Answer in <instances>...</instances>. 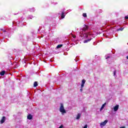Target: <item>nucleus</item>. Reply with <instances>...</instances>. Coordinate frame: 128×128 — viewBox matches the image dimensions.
I'll return each mask as SVG.
<instances>
[{
	"instance_id": "nucleus-1",
	"label": "nucleus",
	"mask_w": 128,
	"mask_h": 128,
	"mask_svg": "<svg viewBox=\"0 0 128 128\" xmlns=\"http://www.w3.org/2000/svg\"><path fill=\"white\" fill-rule=\"evenodd\" d=\"M84 36H86V38H87L84 41V44H86V42H90V40H92V38H90V35H88L86 34H84Z\"/></svg>"
},
{
	"instance_id": "nucleus-2",
	"label": "nucleus",
	"mask_w": 128,
	"mask_h": 128,
	"mask_svg": "<svg viewBox=\"0 0 128 128\" xmlns=\"http://www.w3.org/2000/svg\"><path fill=\"white\" fill-rule=\"evenodd\" d=\"M84 26L80 30V34H84V32H86V30H88V27L86 26V25L84 24Z\"/></svg>"
},
{
	"instance_id": "nucleus-3",
	"label": "nucleus",
	"mask_w": 128,
	"mask_h": 128,
	"mask_svg": "<svg viewBox=\"0 0 128 128\" xmlns=\"http://www.w3.org/2000/svg\"><path fill=\"white\" fill-rule=\"evenodd\" d=\"M60 112H62V114H66V110H64V104H62V103L60 104Z\"/></svg>"
},
{
	"instance_id": "nucleus-4",
	"label": "nucleus",
	"mask_w": 128,
	"mask_h": 128,
	"mask_svg": "<svg viewBox=\"0 0 128 128\" xmlns=\"http://www.w3.org/2000/svg\"><path fill=\"white\" fill-rule=\"evenodd\" d=\"M107 123H108V120H105L104 122H102L100 124V126L102 127L104 126H106V124Z\"/></svg>"
},
{
	"instance_id": "nucleus-5",
	"label": "nucleus",
	"mask_w": 128,
	"mask_h": 128,
	"mask_svg": "<svg viewBox=\"0 0 128 128\" xmlns=\"http://www.w3.org/2000/svg\"><path fill=\"white\" fill-rule=\"evenodd\" d=\"M106 56V60H108L109 62H110V60H112V56H111L107 55Z\"/></svg>"
},
{
	"instance_id": "nucleus-6",
	"label": "nucleus",
	"mask_w": 128,
	"mask_h": 128,
	"mask_svg": "<svg viewBox=\"0 0 128 128\" xmlns=\"http://www.w3.org/2000/svg\"><path fill=\"white\" fill-rule=\"evenodd\" d=\"M4 122H6V117L3 116L1 120L0 124H4Z\"/></svg>"
},
{
	"instance_id": "nucleus-7",
	"label": "nucleus",
	"mask_w": 128,
	"mask_h": 128,
	"mask_svg": "<svg viewBox=\"0 0 128 128\" xmlns=\"http://www.w3.org/2000/svg\"><path fill=\"white\" fill-rule=\"evenodd\" d=\"M118 105H116L114 107V112H118Z\"/></svg>"
},
{
	"instance_id": "nucleus-8",
	"label": "nucleus",
	"mask_w": 128,
	"mask_h": 128,
	"mask_svg": "<svg viewBox=\"0 0 128 128\" xmlns=\"http://www.w3.org/2000/svg\"><path fill=\"white\" fill-rule=\"evenodd\" d=\"M27 118L28 120H32V115L29 114L28 116H27Z\"/></svg>"
},
{
	"instance_id": "nucleus-9",
	"label": "nucleus",
	"mask_w": 128,
	"mask_h": 128,
	"mask_svg": "<svg viewBox=\"0 0 128 128\" xmlns=\"http://www.w3.org/2000/svg\"><path fill=\"white\" fill-rule=\"evenodd\" d=\"M106 103H104V104H102V106L101 107L100 109V111L102 112L104 108V106H106Z\"/></svg>"
},
{
	"instance_id": "nucleus-10",
	"label": "nucleus",
	"mask_w": 128,
	"mask_h": 128,
	"mask_svg": "<svg viewBox=\"0 0 128 128\" xmlns=\"http://www.w3.org/2000/svg\"><path fill=\"white\" fill-rule=\"evenodd\" d=\"M82 116V114L78 113V114H77V116H76V120H80V116Z\"/></svg>"
},
{
	"instance_id": "nucleus-11",
	"label": "nucleus",
	"mask_w": 128,
	"mask_h": 128,
	"mask_svg": "<svg viewBox=\"0 0 128 128\" xmlns=\"http://www.w3.org/2000/svg\"><path fill=\"white\" fill-rule=\"evenodd\" d=\"M6 74V71L2 70L1 72H0V76H4V74Z\"/></svg>"
},
{
	"instance_id": "nucleus-12",
	"label": "nucleus",
	"mask_w": 128,
	"mask_h": 128,
	"mask_svg": "<svg viewBox=\"0 0 128 128\" xmlns=\"http://www.w3.org/2000/svg\"><path fill=\"white\" fill-rule=\"evenodd\" d=\"M62 44H58V46H57L56 47V48H62Z\"/></svg>"
},
{
	"instance_id": "nucleus-13",
	"label": "nucleus",
	"mask_w": 128,
	"mask_h": 128,
	"mask_svg": "<svg viewBox=\"0 0 128 128\" xmlns=\"http://www.w3.org/2000/svg\"><path fill=\"white\" fill-rule=\"evenodd\" d=\"M34 88L38 86V82H34Z\"/></svg>"
},
{
	"instance_id": "nucleus-14",
	"label": "nucleus",
	"mask_w": 128,
	"mask_h": 128,
	"mask_svg": "<svg viewBox=\"0 0 128 128\" xmlns=\"http://www.w3.org/2000/svg\"><path fill=\"white\" fill-rule=\"evenodd\" d=\"M64 12H62V16H61L62 18H64Z\"/></svg>"
},
{
	"instance_id": "nucleus-15",
	"label": "nucleus",
	"mask_w": 128,
	"mask_h": 128,
	"mask_svg": "<svg viewBox=\"0 0 128 128\" xmlns=\"http://www.w3.org/2000/svg\"><path fill=\"white\" fill-rule=\"evenodd\" d=\"M124 28H118V29H117V30L118 32V31H120V30H124Z\"/></svg>"
},
{
	"instance_id": "nucleus-16",
	"label": "nucleus",
	"mask_w": 128,
	"mask_h": 128,
	"mask_svg": "<svg viewBox=\"0 0 128 128\" xmlns=\"http://www.w3.org/2000/svg\"><path fill=\"white\" fill-rule=\"evenodd\" d=\"M82 16H83L84 18H86V16H87L86 13H84L82 14Z\"/></svg>"
},
{
	"instance_id": "nucleus-17",
	"label": "nucleus",
	"mask_w": 128,
	"mask_h": 128,
	"mask_svg": "<svg viewBox=\"0 0 128 128\" xmlns=\"http://www.w3.org/2000/svg\"><path fill=\"white\" fill-rule=\"evenodd\" d=\"M116 70H115L114 72V76H116Z\"/></svg>"
},
{
	"instance_id": "nucleus-18",
	"label": "nucleus",
	"mask_w": 128,
	"mask_h": 128,
	"mask_svg": "<svg viewBox=\"0 0 128 128\" xmlns=\"http://www.w3.org/2000/svg\"><path fill=\"white\" fill-rule=\"evenodd\" d=\"M82 84H86V80H82Z\"/></svg>"
},
{
	"instance_id": "nucleus-19",
	"label": "nucleus",
	"mask_w": 128,
	"mask_h": 128,
	"mask_svg": "<svg viewBox=\"0 0 128 128\" xmlns=\"http://www.w3.org/2000/svg\"><path fill=\"white\" fill-rule=\"evenodd\" d=\"M34 18V16H30L28 17V18H30V20H32V18Z\"/></svg>"
},
{
	"instance_id": "nucleus-20",
	"label": "nucleus",
	"mask_w": 128,
	"mask_h": 128,
	"mask_svg": "<svg viewBox=\"0 0 128 128\" xmlns=\"http://www.w3.org/2000/svg\"><path fill=\"white\" fill-rule=\"evenodd\" d=\"M84 84H82L80 88H84Z\"/></svg>"
},
{
	"instance_id": "nucleus-21",
	"label": "nucleus",
	"mask_w": 128,
	"mask_h": 128,
	"mask_svg": "<svg viewBox=\"0 0 128 128\" xmlns=\"http://www.w3.org/2000/svg\"><path fill=\"white\" fill-rule=\"evenodd\" d=\"M64 128V125H61L58 128Z\"/></svg>"
},
{
	"instance_id": "nucleus-22",
	"label": "nucleus",
	"mask_w": 128,
	"mask_h": 128,
	"mask_svg": "<svg viewBox=\"0 0 128 128\" xmlns=\"http://www.w3.org/2000/svg\"><path fill=\"white\" fill-rule=\"evenodd\" d=\"M125 20H128V16H125Z\"/></svg>"
},
{
	"instance_id": "nucleus-23",
	"label": "nucleus",
	"mask_w": 128,
	"mask_h": 128,
	"mask_svg": "<svg viewBox=\"0 0 128 128\" xmlns=\"http://www.w3.org/2000/svg\"><path fill=\"white\" fill-rule=\"evenodd\" d=\"M80 91L81 92H82V88H80Z\"/></svg>"
},
{
	"instance_id": "nucleus-24",
	"label": "nucleus",
	"mask_w": 128,
	"mask_h": 128,
	"mask_svg": "<svg viewBox=\"0 0 128 128\" xmlns=\"http://www.w3.org/2000/svg\"><path fill=\"white\" fill-rule=\"evenodd\" d=\"M30 12H34V8H32V9H30Z\"/></svg>"
},
{
	"instance_id": "nucleus-25",
	"label": "nucleus",
	"mask_w": 128,
	"mask_h": 128,
	"mask_svg": "<svg viewBox=\"0 0 128 128\" xmlns=\"http://www.w3.org/2000/svg\"><path fill=\"white\" fill-rule=\"evenodd\" d=\"M1 30H2L3 32H6V30H4V29H1Z\"/></svg>"
},
{
	"instance_id": "nucleus-26",
	"label": "nucleus",
	"mask_w": 128,
	"mask_h": 128,
	"mask_svg": "<svg viewBox=\"0 0 128 128\" xmlns=\"http://www.w3.org/2000/svg\"><path fill=\"white\" fill-rule=\"evenodd\" d=\"M120 128H126V126H122V127H120Z\"/></svg>"
},
{
	"instance_id": "nucleus-27",
	"label": "nucleus",
	"mask_w": 128,
	"mask_h": 128,
	"mask_svg": "<svg viewBox=\"0 0 128 128\" xmlns=\"http://www.w3.org/2000/svg\"><path fill=\"white\" fill-rule=\"evenodd\" d=\"M76 36H73L74 38H76Z\"/></svg>"
},
{
	"instance_id": "nucleus-28",
	"label": "nucleus",
	"mask_w": 128,
	"mask_h": 128,
	"mask_svg": "<svg viewBox=\"0 0 128 128\" xmlns=\"http://www.w3.org/2000/svg\"><path fill=\"white\" fill-rule=\"evenodd\" d=\"M126 59L128 60V56H126Z\"/></svg>"
},
{
	"instance_id": "nucleus-29",
	"label": "nucleus",
	"mask_w": 128,
	"mask_h": 128,
	"mask_svg": "<svg viewBox=\"0 0 128 128\" xmlns=\"http://www.w3.org/2000/svg\"><path fill=\"white\" fill-rule=\"evenodd\" d=\"M76 60V62H78V60Z\"/></svg>"
},
{
	"instance_id": "nucleus-30",
	"label": "nucleus",
	"mask_w": 128,
	"mask_h": 128,
	"mask_svg": "<svg viewBox=\"0 0 128 128\" xmlns=\"http://www.w3.org/2000/svg\"><path fill=\"white\" fill-rule=\"evenodd\" d=\"M100 12H102L100 11Z\"/></svg>"
},
{
	"instance_id": "nucleus-31",
	"label": "nucleus",
	"mask_w": 128,
	"mask_h": 128,
	"mask_svg": "<svg viewBox=\"0 0 128 128\" xmlns=\"http://www.w3.org/2000/svg\"><path fill=\"white\" fill-rule=\"evenodd\" d=\"M100 12H102L100 11Z\"/></svg>"
}]
</instances>
